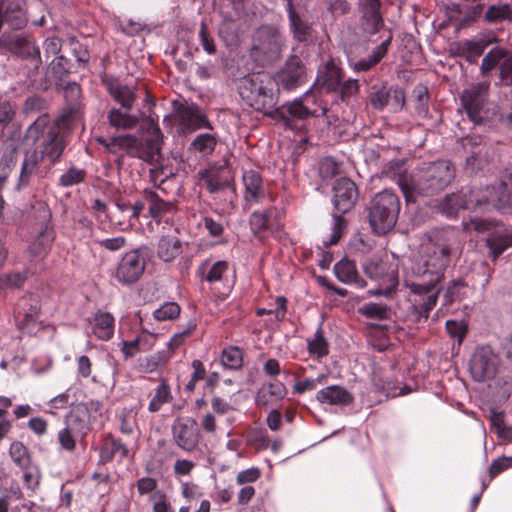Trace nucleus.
Instances as JSON below:
<instances>
[{
  "label": "nucleus",
  "instance_id": "e433bc0d",
  "mask_svg": "<svg viewBox=\"0 0 512 512\" xmlns=\"http://www.w3.org/2000/svg\"><path fill=\"white\" fill-rule=\"evenodd\" d=\"M507 49L502 47H495L491 49L482 59L480 65V74L482 76L488 75V73L496 68L503 61L506 55Z\"/></svg>",
  "mask_w": 512,
  "mask_h": 512
},
{
  "label": "nucleus",
  "instance_id": "bb28decb",
  "mask_svg": "<svg viewBox=\"0 0 512 512\" xmlns=\"http://www.w3.org/2000/svg\"><path fill=\"white\" fill-rule=\"evenodd\" d=\"M110 95L115 101L121 104L126 110H130L136 100V94L133 87L123 85L118 81L112 80L107 83Z\"/></svg>",
  "mask_w": 512,
  "mask_h": 512
},
{
  "label": "nucleus",
  "instance_id": "a19ab883",
  "mask_svg": "<svg viewBox=\"0 0 512 512\" xmlns=\"http://www.w3.org/2000/svg\"><path fill=\"white\" fill-rule=\"evenodd\" d=\"M217 145V138L211 133H201L191 143V149L204 155L211 154Z\"/></svg>",
  "mask_w": 512,
  "mask_h": 512
},
{
  "label": "nucleus",
  "instance_id": "052dcab7",
  "mask_svg": "<svg viewBox=\"0 0 512 512\" xmlns=\"http://www.w3.org/2000/svg\"><path fill=\"white\" fill-rule=\"evenodd\" d=\"M493 117L491 119H487L485 121L486 124L495 125V126H501L504 128H509L512 126V113L511 112H502L495 104L493 106Z\"/></svg>",
  "mask_w": 512,
  "mask_h": 512
},
{
  "label": "nucleus",
  "instance_id": "aec40b11",
  "mask_svg": "<svg viewBox=\"0 0 512 512\" xmlns=\"http://www.w3.org/2000/svg\"><path fill=\"white\" fill-rule=\"evenodd\" d=\"M245 187L244 200L248 205L261 202L266 196V190L261 175L254 170H247L242 176Z\"/></svg>",
  "mask_w": 512,
  "mask_h": 512
},
{
  "label": "nucleus",
  "instance_id": "4d7b16f0",
  "mask_svg": "<svg viewBox=\"0 0 512 512\" xmlns=\"http://www.w3.org/2000/svg\"><path fill=\"white\" fill-rule=\"evenodd\" d=\"M319 175L322 179H331L339 172V165L332 157H325L319 162Z\"/></svg>",
  "mask_w": 512,
  "mask_h": 512
},
{
  "label": "nucleus",
  "instance_id": "6e6552de",
  "mask_svg": "<svg viewBox=\"0 0 512 512\" xmlns=\"http://www.w3.org/2000/svg\"><path fill=\"white\" fill-rule=\"evenodd\" d=\"M284 44V36L276 26L262 25L255 31L252 50L263 60L274 61L280 57Z\"/></svg>",
  "mask_w": 512,
  "mask_h": 512
},
{
  "label": "nucleus",
  "instance_id": "c85d7f7f",
  "mask_svg": "<svg viewBox=\"0 0 512 512\" xmlns=\"http://www.w3.org/2000/svg\"><path fill=\"white\" fill-rule=\"evenodd\" d=\"M93 333L101 340H109L114 335V317L109 312H97L94 316Z\"/></svg>",
  "mask_w": 512,
  "mask_h": 512
},
{
  "label": "nucleus",
  "instance_id": "8fccbe9b",
  "mask_svg": "<svg viewBox=\"0 0 512 512\" xmlns=\"http://www.w3.org/2000/svg\"><path fill=\"white\" fill-rule=\"evenodd\" d=\"M359 313L366 318L383 320L388 318L389 309L386 305L378 303H366L359 308Z\"/></svg>",
  "mask_w": 512,
  "mask_h": 512
},
{
  "label": "nucleus",
  "instance_id": "39448f33",
  "mask_svg": "<svg viewBox=\"0 0 512 512\" xmlns=\"http://www.w3.org/2000/svg\"><path fill=\"white\" fill-rule=\"evenodd\" d=\"M399 211L400 200L394 192L385 189L377 193L369 206L368 218L372 230L379 235L392 230L397 223Z\"/></svg>",
  "mask_w": 512,
  "mask_h": 512
},
{
  "label": "nucleus",
  "instance_id": "423d86ee",
  "mask_svg": "<svg viewBox=\"0 0 512 512\" xmlns=\"http://www.w3.org/2000/svg\"><path fill=\"white\" fill-rule=\"evenodd\" d=\"M489 93L490 82L482 81L470 84L460 95L463 109L475 124H483L494 115L495 104L489 101Z\"/></svg>",
  "mask_w": 512,
  "mask_h": 512
},
{
  "label": "nucleus",
  "instance_id": "de8ad7c7",
  "mask_svg": "<svg viewBox=\"0 0 512 512\" xmlns=\"http://www.w3.org/2000/svg\"><path fill=\"white\" fill-rule=\"evenodd\" d=\"M121 210H128V216L126 219H119L117 221V225L122 229L131 228L134 224V220H137L144 210V203L141 201H137L134 205L129 204H121L119 205Z\"/></svg>",
  "mask_w": 512,
  "mask_h": 512
},
{
  "label": "nucleus",
  "instance_id": "79ce46f5",
  "mask_svg": "<svg viewBox=\"0 0 512 512\" xmlns=\"http://www.w3.org/2000/svg\"><path fill=\"white\" fill-rule=\"evenodd\" d=\"M171 398L170 387L164 380H162L157 386L153 398L149 402L148 410L150 412L159 411L165 403H168L171 400Z\"/></svg>",
  "mask_w": 512,
  "mask_h": 512
},
{
  "label": "nucleus",
  "instance_id": "ddd939ff",
  "mask_svg": "<svg viewBox=\"0 0 512 512\" xmlns=\"http://www.w3.org/2000/svg\"><path fill=\"white\" fill-rule=\"evenodd\" d=\"M172 436L180 449L190 453L198 447L201 433L195 419L178 417L172 424Z\"/></svg>",
  "mask_w": 512,
  "mask_h": 512
},
{
  "label": "nucleus",
  "instance_id": "09e8293b",
  "mask_svg": "<svg viewBox=\"0 0 512 512\" xmlns=\"http://www.w3.org/2000/svg\"><path fill=\"white\" fill-rule=\"evenodd\" d=\"M466 284L462 279H455L448 283L444 293L445 304H451L455 301H459L465 294Z\"/></svg>",
  "mask_w": 512,
  "mask_h": 512
},
{
  "label": "nucleus",
  "instance_id": "0e129e2a",
  "mask_svg": "<svg viewBox=\"0 0 512 512\" xmlns=\"http://www.w3.org/2000/svg\"><path fill=\"white\" fill-rule=\"evenodd\" d=\"M365 29L369 33H376L383 26V20L379 11L364 12Z\"/></svg>",
  "mask_w": 512,
  "mask_h": 512
},
{
  "label": "nucleus",
  "instance_id": "72a5a7b5",
  "mask_svg": "<svg viewBox=\"0 0 512 512\" xmlns=\"http://www.w3.org/2000/svg\"><path fill=\"white\" fill-rule=\"evenodd\" d=\"M334 273L337 279L342 283L353 284L359 282V276L355 263L346 258L335 264Z\"/></svg>",
  "mask_w": 512,
  "mask_h": 512
},
{
  "label": "nucleus",
  "instance_id": "2eb2a0df",
  "mask_svg": "<svg viewBox=\"0 0 512 512\" xmlns=\"http://www.w3.org/2000/svg\"><path fill=\"white\" fill-rule=\"evenodd\" d=\"M177 114L183 133H191L199 129H212L207 116L195 103L181 105Z\"/></svg>",
  "mask_w": 512,
  "mask_h": 512
},
{
  "label": "nucleus",
  "instance_id": "3c124183",
  "mask_svg": "<svg viewBox=\"0 0 512 512\" xmlns=\"http://www.w3.org/2000/svg\"><path fill=\"white\" fill-rule=\"evenodd\" d=\"M85 177L86 172L84 169L72 166L60 176L59 185L61 187H71L82 183Z\"/></svg>",
  "mask_w": 512,
  "mask_h": 512
},
{
  "label": "nucleus",
  "instance_id": "bf43d9fd",
  "mask_svg": "<svg viewBox=\"0 0 512 512\" xmlns=\"http://www.w3.org/2000/svg\"><path fill=\"white\" fill-rule=\"evenodd\" d=\"M500 82L503 85H512V51L507 50L499 69Z\"/></svg>",
  "mask_w": 512,
  "mask_h": 512
},
{
  "label": "nucleus",
  "instance_id": "6ab92c4d",
  "mask_svg": "<svg viewBox=\"0 0 512 512\" xmlns=\"http://www.w3.org/2000/svg\"><path fill=\"white\" fill-rule=\"evenodd\" d=\"M288 393L284 383L273 380L263 384L257 391L255 401L258 406L269 407L283 400Z\"/></svg>",
  "mask_w": 512,
  "mask_h": 512
},
{
  "label": "nucleus",
  "instance_id": "5fc2aeb1",
  "mask_svg": "<svg viewBox=\"0 0 512 512\" xmlns=\"http://www.w3.org/2000/svg\"><path fill=\"white\" fill-rule=\"evenodd\" d=\"M227 269L228 263L226 261L215 262L209 267L207 273H205V265L200 268L203 275L202 278L209 283L220 281Z\"/></svg>",
  "mask_w": 512,
  "mask_h": 512
},
{
  "label": "nucleus",
  "instance_id": "f257e3e1",
  "mask_svg": "<svg viewBox=\"0 0 512 512\" xmlns=\"http://www.w3.org/2000/svg\"><path fill=\"white\" fill-rule=\"evenodd\" d=\"M26 149L21 165L18 186H26L32 177L43 178L63 154L66 144L57 120L41 114L25 131Z\"/></svg>",
  "mask_w": 512,
  "mask_h": 512
},
{
  "label": "nucleus",
  "instance_id": "f704fd0d",
  "mask_svg": "<svg viewBox=\"0 0 512 512\" xmlns=\"http://www.w3.org/2000/svg\"><path fill=\"white\" fill-rule=\"evenodd\" d=\"M108 120L112 127L122 130H130L137 126L139 119L137 116L119 109H111L108 113Z\"/></svg>",
  "mask_w": 512,
  "mask_h": 512
},
{
  "label": "nucleus",
  "instance_id": "864d4df0",
  "mask_svg": "<svg viewBox=\"0 0 512 512\" xmlns=\"http://www.w3.org/2000/svg\"><path fill=\"white\" fill-rule=\"evenodd\" d=\"M180 311V306L176 302H166L154 310L153 317L160 322L173 320L180 315Z\"/></svg>",
  "mask_w": 512,
  "mask_h": 512
},
{
  "label": "nucleus",
  "instance_id": "a211bd4d",
  "mask_svg": "<svg viewBox=\"0 0 512 512\" xmlns=\"http://www.w3.org/2000/svg\"><path fill=\"white\" fill-rule=\"evenodd\" d=\"M306 92L303 98L295 99L292 102L284 104L277 112L283 120L286 127L298 129L296 121H303L315 115V112L304 105V100L308 99Z\"/></svg>",
  "mask_w": 512,
  "mask_h": 512
},
{
  "label": "nucleus",
  "instance_id": "774afa93",
  "mask_svg": "<svg viewBox=\"0 0 512 512\" xmlns=\"http://www.w3.org/2000/svg\"><path fill=\"white\" fill-rule=\"evenodd\" d=\"M261 476V472L256 467H251L240 471L236 476V483L238 485H244L247 483L256 482Z\"/></svg>",
  "mask_w": 512,
  "mask_h": 512
},
{
  "label": "nucleus",
  "instance_id": "4c0bfd02",
  "mask_svg": "<svg viewBox=\"0 0 512 512\" xmlns=\"http://www.w3.org/2000/svg\"><path fill=\"white\" fill-rule=\"evenodd\" d=\"M288 15H289V21L291 30L293 32L294 37L302 42L306 41L309 36V26L307 23H305L301 17L295 12L292 5L289 4L288 7Z\"/></svg>",
  "mask_w": 512,
  "mask_h": 512
},
{
  "label": "nucleus",
  "instance_id": "c9c22d12",
  "mask_svg": "<svg viewBox=\"0 0 512 512\" xmlns=\"http://www.w3.org/2000/svg\"><path fill=\"white\" fill-rule=\"evenodd\" d=\"M391 41V36H388L376 49L368 59H362L354 65V69L357 71H368L375 66L387 53L388 46Z\"/></svg>",
  "mask_w": 512,
  "mask_h": 512
},
{
  "label": "nucleus",
  "instance_id": "2f4dec72",
  "mask_svg": "<svg viewBox=\"0 0 512 512\" xmlns=\"http://www.w3.org/2000/svg\"><path fill=\"white\" fill-rule=\"evenodd\" d=\"M486 242L493 260H496L501 253H503L508 247L512 246V232L503 233L501 229H497L489 235Z\"/></svg>",
  "mask_w": 512,
  "mask_h": 512
},
{
  "label": "nucleus",
  "instance_id": "58836bf2",
  "mask_svg": "<svg viewBox=\"0 0 512 512\" xmlns=\"http://www.w3.org/2000/svg\"><path fill=\"white\" fill-rule=\"evenodd\" d=\"M307 349L311 355L322 358L329 353V345L323 336V330L318 327L312 339L307 340Z\"/></svg>",
  "mask_w": 512,
  "mask_h": 512
},
{
  "label": "nucleus",
  "instance_id": "c03bdc74",
  "mask_svg": "<svg viewBox=\"0 0 512 512\" xmlns=\"http://www.w3.org/2000/svg\"><path fill=\"white\" fill-rule=\"evenodd\" d=\"M222 365L230 370H237L243 365V354L238 347H228L221 354Z\"/></svg>",
  "mask_w": 512,
  "mask_h": 512
},
{
  "label": "nucleus",
  "instance_id": "7ed1b4c3",
  "mask_svg": "<svg viewBox=\"0 0 512 512\" xmlns=\"http://www.w3.org/2000/svg\"><path fill=\"white\" fill-rule=\"evenodd\" d=\"M455 170L446 160L424 163L410 175H400L397 183L408 199L412 194L432 195L443 190L454 178Z\"/></svg>",
  "mask_w": 512,
  "mask_h": 512
},
{
  "label": "nucleus",
  "instance_id": "69168bd1",
  "mask_svg": "<svg viewBox=\"0 0 512 512\" xmlns=\"http://www.w3.org/2000/svg\"><path fill=\"white\" fill-rule=\"evenodd\" d=\"M359 91L358 81L354 79H348L347 81L340 84L338 93L342 101H348L350 98L355 96Z\"/></svg>",
  "mask_w": 512,
  "mask_h": 512
},
{
  "label": "nucleus",
  "instance_id": "473e14b6",
  "mask_svg": "<svg viewBox=\"0 0 512 512\" xmlns=\"http://www.w3.org/2000/svg\"><path fill=\"white\" fill-rule=\"evenodd\" d=\"M118 428L122 434L131 435L138 427L137 411L132 407H124L116 414Z\"/></svg>",
  "mask_w": 512,
  "mask_h": 512
},
{
  "label": "nucleus",
  "instance_id": "f3484780",
  "mask_svg": "<svg viewBox=\"0 0 512 512\" xmlns=\"http://www.w3.org/2000/svg\"><path fill=\"white\" fill-rule=\"evenodd\" d=\"M497 42L498 38L493 34L471 40H461L455 44V53L465 58L467 62L474 64L489 45Z\"/></svg>",
  "mask_w": 512,
  "mask_h": 512
},
{
  "label": "nucleus",
  "instance_id": "b1692460",
  "mask_svg": "<svg viewBox=\"0 0 512 512\" xmlns=\"http://www.w3.org/2000/svg\"><path fill=\"white\" fill-rule=\"evenodd\" d=\"M316 400L322 404L345 406L353 402V396L344 387L331 385L319 390Z\"/></svg>",
  "mask_w": 512,
  "mask_h": 512
},
{
  "label": "nucleus",
  "instance_id": "603ef678",
  "mask_svg": "<svg viewBox=\"0 0 512 512\" xmlns=\"http://www.w3.org/2000/svg\"><path fill=\"white\" fill-rule=\"evenodd\" d=\"M21 470H23V481L25 486L28 489L35 491L39 487L42 478L40 468L34 463H31L27 465V467L21 468Z\"/></svg>",
  "mask_w": 512,
  "mask_h": 512
},
{
  "label": "nucleus",
  "instance_id": "49530a36",
  "mask_svg": "<svg viewBox=\"0 0 512 512\" xmlns=\"http://www.w3.org/2000/svg\"><path fill=\"white\" fill-rule=\"evenodd\" d=\"M27 280V273L21 271L0 274V290L19 289Z\"/></svg>",
  "mask_w": 512,
  "mask_h": 512
},
{
  "label": "nucleus",
  "instance_id": "4468645a",
  "mask_svg": "<svg viewBox=\"0 0 512 512\" xmlns=\"http://www.w3.org/2000/svg\"><path fill=\"white\" fill-rule=\"evenodd\" d=\"M306 82V69L297 56H291L276 75V83L284 90H292Z\"/></svg>",
  "mask_w": 512,
  "mask_h": 512
},
{
  "label": "nucleus",
  "instance_id": "9d476101",
  "mask_svg": "<svg viewBox=\"0 0 512 512\" xmlns=\"http://www.w3.org/2000/svg\"><path fill=\"white\" fill-rule=\"evenodd\" d=\"M0 47L22 59L30 60L35 69L41 65L40 50L31 35L3 33L0 36Z\"/></svg>",
  "mask_w": 512,
  "mask_h": 512
},
{
  "label": "nucleus",
  "instance_id": "393cba45",
  "mask_svg": "<svg viewBox=\"0 0 512 512\" xmlns=\"http://www.w3.org/2000/svg\"><path fill=\"white\" fill-rule=\"evenodd\" d=\"M65 426L79 434L81 438L85 437L90 430L89 410L86 405L79 404L75 406L66 417Z\"/></svg>",
  "mask_w": 512,
  "mask_h": 512
},
{
  "label": "nucleus",
  "instance_id": "0eeeda50",
  "mask_svg": "<svg viewBox=\"0 0 512 512\" xmlns=\"http://www.w3.org/2000/svg\"><path fill=\"white\" fill-rule=\"evenodd\" d=\"M239 95L251 108L264 111L274 105L273 83L269 76L249 74L240 80Z\"/></svg>",
  "mask_w": 512,
  "mask_h": 512
},
{
  "label": "nucleus",
  "instance_id": "a878e982",
  "mask_svg": "<svg viewBox=\"0 0 512 512\" xmlns=\"http://www.w3.org/2000/svg\"><path fill=\"white\" fill-rule=\"evenodd\" d=\"M115 456H119L120 459H125L130 457V451L121 439L108 435L100 449V460L103 463H107Z\"/></svg>",
  "mask_w": 512,
  "mask_h": 512
},
{
  "label": "nucleus",
  "instance_id": "7c9ffc66",
  "mask_svg": "<svg viewBox=\"0 0 512 512\" xmlns=\"http://www.w3.org/2000/svg\"><path fill=\"white\" fill-rule=\"evenodd\" d=\"M483 19L491 25L512 22V8L507 3L492 4L485 11Z\"/></svg>",
  "mask_w": 512,
  "mask_h": 512
},
{
  "label": "nucleus",
  "instance_id": "680f3d73",
  "mask_svg": "<svg viewBox=\"0 0 512 512\" xmlns=\"http://www.w3.org/2000/svg\"><path fill=\"white\" fill-rule=\"evenodd\" d=\"M391 98V90L381 88L371 93L369 101L371 106L376 110H383L389 103Z\"/></svg>",
  "mask_w": 512,
  "mask_h": 512
},
{
  "label": "nucleus",
  "instance_id": "dca6fc26",
  "mask_svg": "<svg viewBox=\"0 0 512 512\" xmlns=\"http://www.w3.org/2000/svg\"><path fill=\"white\" fill-rule=\"evenodd\" d=\"M358 199L356 184L349 178L338 179L333 186V204L340 213L351 210Z\"/></svg>",
  "mask_w": 512,
  "mask_h": 512
},
{
  "label": "nucleus",
  "instance_id": "1a4fd4ad",
  "mask_svg": "<svg viewBox=\"0 0 512 512\" xmlns=\"http://www.w3.org/2000/svg\"><path fill=\"white\" fill-rule=\"evenodd\" d=\"M499 366L500 357L489 345L477 347L469 361L470 374L478 382L493 379Z\"/></svg>",
  "mask_w": 512,
  "mask_h": 512
},
{
  "label": "nucleus",
  "instance_id": "a18cd8bd",
  "mask_svg": "<svg viewBox=\"0 0 512 512\" xmlns=\"http://www.w3.org/2000/svg\"><path fill=\"white\" fill-rule=\"evenodd\" d=\"M275 208H269L265 211H255L250 216V225L254 232L269 229L271 227L270 219L276 213Z\"/></svg>",
  "mask_w": 512,
  "mask_h": 512
},
{
  "label": "nucleus",
  "instance_id": "5701e85b",
  "mask_svg": "<svg viewBox=\"0 0 512 512\" xmlns=\"http://www.w3.org/2000/svg\"><path fill=\"white\" fill-rule=\"evenodd\" d=\"M156 343V335L142 331L132 340L121 342V352L125 359L134 357L138 353L150 351Z\"/></svg>",
  "mask_w": 512,
  "mask_h": 512
},
{
  "label": "nucleus",
  "instance_id": "37998d69",
  "mask_svg": "<svg viewBox=\"0 0 512 512\" xmlns=\"http://www.w3.org/2000/svg\"><path fill=\"white\" fill-rule=\"evenodd\" d=\"M421 295H426V293H422ZM438 292L431 293V290L427 293V296L422 300V302H417L414 300L413 303V311L416 314L417 319H427L429 317L430 311L437 303Z\"/></svg>",
  "mask_w": 512,
  "mask_h": 512
},
{
  "label": "nucleus",
  "instance_id": "f03ea898",
  "mask_svg": "<svg viewBox=\"0 0 512 512\" xmlns=\"http://www.w3.org/2000/svg\"><path fill=\"white\" fill-rule=\"evenodd\" d=\"M455 238V231L448 228L434 232L421 243L408 268L409 279L406 280V286L411 293H428L442 280Z\"/></svg>",
  "mask_w": 512,
  "mask_h": 512
},
{
  "label": "nucleus",
  "instance_id": "338daca9",
  "mask_svg": "<svg viewBox=\"0 0 512 512\" xmlns=\"http://www.w3.org/2000/svg\"><path fill=\"white\" fill-rule=\"evenodd\" d=\"M126 238L123 236H116L113 238H105L97 240L100 247L105 248L108 251L116 252L126 246Z\"/></svg>",
  "mask_w": 512,
  "mask_h": 512
},
{
  "label": "nucleus",
  "instance_id": "6e6d98bb",
  "mask_svg": "<svg viewBox=\"0 0 512 512\" xmlns=\"http://www.w3.org/2000/svg\"><path fill=\"white\" fill-rule=\"evenodd\" d=\"M78 437H80L79 434H76L66 426L60 429L57 434V440L61 449L70 453L76 449V440Z\"/></svg>",
  "mask_w": 512,
  "mask_h": 512
},
{
  "label": "nucleus",
  "instance_id": "13d9d810",
  "mask_svg": "<svg viewBox=\"0 0 512 512\" xmlns=\"http://www.w3.org/2000/svg\"><path fill=\"white\" fill-rule=\"evenodd\" d=\"M74 396L71 394V389H67L65 392L53 397L48 405L51 410L48 412L54 414L53 410L64 409L74 403Z\"/></svg>",
  "mask_w": 512,
  "mask_h": 512
},
{
  "label": "nucleus",
  "instance_id": "20e7f679",
  "mask_svg": "<svg viewBox=\"0 0 512 512\" xmlns=\"http://www.w3.org/2000/svg\"><path fill=\"white\" fill-rule=\"evenodd\" d=\"M486 205H491L498 210L512 208V184L501 183L498 188L486 187L481 190H471L468 195L462 191L447 195L441 201L439 209L447 217H453L460 209Z\"/></svg>",
  "mask_w": 512,
  "mask_h": 512
},
{
  "label": "nucleus",
  "instance_id": "4be33fe9",
  "mask_svg": "<svg viewBox=\"0 0 512 512\" xmlns=\"http://www.w3.org/2000/svg\"><path fill=\"white\" fill-rule=\"evenodd\" d=\"M342 70L333 60L325 64L324 71L316 79V86L320 92H336L342 83Z\"/></svg>",
  "mask_w": 512,
  "mask_h": 512
},
{
  "label": "nucleus",
  "instance_id": "e2e57ef3",
  "mask_svg": "<svg viewBox=\"0 0 512 512\" xmlns=\"http://www.w3.org/2000/svg\"><path fill=\"white\" fill-rule=\"evenodd\" d=\"M416 95L415 110L419 116H426L428 114V93L425 87H417L414 90Z\"/></svg>",
  "mask_w": 512,
  "mask_h": 512
},
{
  "label": "nucleus",
  "instance_id": "ea45409f",
  "mask_svg": "<svg viewBox=\"0 0 512 512\" xmlns=\"http://www.w3.org/2000/svg\"><path fill=\"white\" fill-rule=\"evenodd\" d=\"M9 454L14 464L20 469L33 463L28 448L22 442H13L10 445Z\"/></svg>",
  "mask_w": 512,
  "mask_h": 512
},
{
  "label": "nucleus",
  "instance_id": "412c9836",
  "mask_svg": "<svg viewBox=\"0 0 512 512\" xmlns=\"http://www.w3.org/2000/svg\"><path fill=\"white\" fill-rule=\"evenodd\" d=\"M143 131V141L147 145V151L143 158H153L160 151V144L162 140V133L158 123L151 117L143 119L140 126Z\"/></svg>",
  "mask_w": 512,
  "mask_h": 512
},
{
  "label": "nucleus",
  "instance_id": "9b49d317",
  "mask_svg": "<svg viewBox=\"0 0 512 512\" xmlns=\"http://www.w3.org/2000/svg\"><path fill=\"white\" fill-rule=\"evenodd\" d=\"M146 268V259L139 249H134L126 252L114 270L111 272V277L114 278L119 284L129 286L141 278Z\"/></svg>",
  "mask_w": 512,
  "mask_h": 512
},
{
  "label": "nucleus",
  "instance_id": "cd10ccee",
  "mask_svg": "<svg viewBox=\"0 0 512 512\" xmlns=\"http://www.w3.org/2000/svg\"><path fill=\"white\" fill-rule=\"evenodd\" d=\"M144 197L149 204V215L151 218L159 221V219L166 213H171L175 210L172 202L165 201L152 190H144Z\"/></svg>",
  "mask_w": 512,
  "mask_h": 512
},
{
  "label": "nucleus",
  "instance_id": "f8f14e48",
  "mask_svg": "<svg viewBox=\"0 0 512 512\" xmlns=\"http://www.w3.org/2000/svg\"><path fill=\"white\" fill-rule=\"evenodd\" d=\"M40 312L41 302L37 295L26 293L20 297L14 309L18 329L28 334L35 332L40 323Z\"/></svg>",
  "mask_w": 512,
  "mask_h": 512
},
{
  "label": "nucleus",
  "instance_id": "c756f323",
  "mask_svg": "<svg viewBox=\"0 0 512 512\" xmlns=\"http://www.w3.org/2000/svg\"><path fill=\"white\" fill-rule=\"evenodd\" d=\"M182 252L180 241L173 236H163L158 242L157 255L164 262H171Z\"/></svg>",
  "mask_w": 512,
  "mask_h": 512
}]
</instances>
